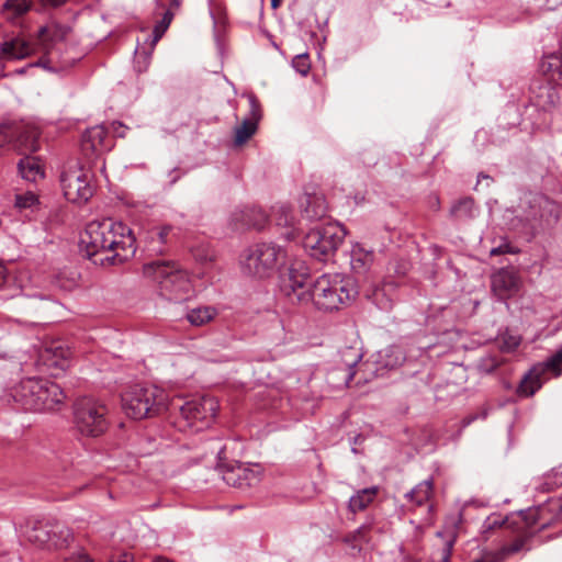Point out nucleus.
Listing matches in <instances>:
<instances>
[{
    "label": "nucleus",
    "instance_id": "1",
    "mask_svg": "<svg viewBox=\"0 0 562 562\" xmlns=\"http://www.w3.org/2000/svg\"><path fill=\"white\" fill-rule=\"evenodd\" d=\"M281 291L300 305L312 304L316 310L333 312L357 295L353 282L340 274H323L310 280L308 268L303 262L292 263L282 277Z\"/></svg>",
    "mask_w": 562,
    "mask_h": 562
},
{
    "label": "nucleus",
    "instance_id": "2",
    "mask_svg": "<svg viewBox=\"0 0 562 562\" xmlns=\"http://www.w3.org/2000/svg\"><path fill=\"white\" fill-rule=\"evenodd\" d=\"M135 237L132 229L112 218L92 221L80 236V246L89 259L106 254L94 262L119 265L135 254Z\"/></svg>",
    "mask_w": 562,
    "mask_h": 562
},
{
    "label": "nucleus",
    "instance_id": "3",
    "mask_svg": "<svg viewBox=\"0 0 562 562\" xmlns=\"http://www.w3.org/2000/svg\"><path fill=\"white\" fill-rule=\"evenodd\" d=\"M143 274L155 282L161 295L170 301H182L191 292L188 272L173 261L156 260L145 263Z\"/></svg>",
    "mask_w": 562,
    "mask_h": 562
},
{
    "label": "nucleus",
    "instance_id": "4",
    "mask_svg": "<svg viewBox=\"0 0 562 562\" xmlns=\"http://www.w3.org/2000/svg\"><path fill=\"white\" fill-rule=\"evenodd\" d=\"M288 258L286 250L274 243L256 244L245 250L240 267L245 274L257 279L272 277Z\"/></svg>",
    "mask_w": 562,
    "mask_h": 562
},
{
    "label": "nucleus",
    "instance_id": "5",
    "mask_svg": "<svg viewBox=\"0 0 562 562\" xmlns=\"http://www.w3.org/2000/svg\"><path fill=\"white\" fill-rule=\"evenodd\" d=\"M122 405L131 418H148L167 408V394L156 385L137 384L123 395Z\"/></svg>",
    "mask_w": 562,
    "mask_h": 562
},
{
    "label": "nucleus",
    "instance_id": "6",
    "mask_svg": "<svg viewBox=\"0 0 562 562\" xmlns=\"http://www.w3.org/2000/svg\"><path fill=\"white\" fill-rule=\"evenodd\" d=\"M168 408L172 412H179V417L176 422L179 430L187 431L192 429L200 431L214 419L218 409V403L213 397L203 396L182 404L180 401H173Z\"/></svg>",
    "mask_w": 562,
    "mask_h": 562
},
{
    "label": "nucleus",
    "instance_id": "7",
    "mask_svg": "<svg viewBox=\"0 0 562 562\" xmlns=\"http://www.w3.org/2000/svg\"><path fill=\"white\" fill-rule=\"evenodd\" d=\"M346 232L337 223L312 228L303 238L305 251L318 261L329 260L342 244Z\"/></svg>",
    "mask_w": 562,
    "mask_h": 562
},
{
    "label": "nucleus",
    "instance_id": "8",
    "mask_svg": "<svg viewBox=\"0 0 562 562\" xmlns=\"http://www.w3.org/2000/svg\"><path fill=\"white\" fill-rule=\"evenodd\" d=\"M108 407L93 397L79 398L75 404L74 419L78 431L85 436L98 437L109 427Z\"/></svg>",
    "mask_w": 562,
    "mask_h": 562
},
{
    "label": "nucleus",
    "instance_id": "9",
    "mask_svg": "<svg viewBox=\"0 0 562 562\" xmlns=\"http://www.w3.org/2000/svg\"><path fill=\"white\" fill-rule=\"evenodd\" d=\"M92 175L78 161L68 162L60 175V186L65 198L77 204L89 201L93 195L94 187L91 182Z\"/></svg>",
    "mask_w": 562,
    "mask_h": 562
},
{
    "label": "nucleus",
    "instance_id": "10",
    "mask_svg": "<svg viewBox=\"0 0 562 562\" xmlns=\"http://www.w3.org/2000/svg\"><path fill=\"white\" fill-rule=\"evenodd\" d=\"M38 138L40 131L34 124L19 122L0 125V147L12 145L20 153H34L40 148Z\"/></svg>",
    "mask_w": 562,
    "mask_h": 562
},
{
    "label": "nucleus",
    "instance_id": "11",
    "mask_svg": "<svg viewBox=\"0 0 562 562\" xmlns=\"http://www.w3.org/2000/svg\"><path fill=\"white\" fill-rule=\"evenodd\" d=\"M27 541L47 548H63L68 544L71 533L67 527L57 521H35L24 531Z\"/></svg>",
    "mask_w": 562,
    "mask_h": 562
},
{
    "label": "nucleus",
    "instance_id": "12",
    "mask_svg": "<svg viewBox=\"0 0 562 562\" xmlns=\"http://www.w3.org/2000/svg\"><path fill=\"white\" fill-rule=\"evenodd\" d=\"M562 346L544 362L533 366L522 378L518 387L519 396H532L543 382L547 380V373L552 372L554 376L562 374Z\"/></svg>",
    "mask_w": 562,
    "mask_h": 562
},
{
    "label": "nucleus",
    "instance_id": "13",
    "mask_svg": "<svg viewBox=\"0 0 562 562\" xmlns=\"http://www.w3.org/2000/svg\"><path fill=\"white\" fill-rule=\"evenodd\" d=\"M110 148V138L102 125L88 128L81 137L80 150L88 161L100 158Z\"/></svg>",
    "mask_w": 562,
    "mask_h": 562
},
{
    "label": "nucleus",
    "instance_id": "14",
    "mask_svg": "<svg viewBox=\"0 0 562 562\" xmlns=\"http://www.w3.org/2000/svg\"><path fill=\"white\" fill-rule=\"evenodd\" d=\"M491 284L494 295L506 301L519 292L521 279L515 268H501L492 276Z\"/></svg>",
    "mask_w": 562,
    "mask_h": 562
},
{
    "label": "nucleus",
    "instance_id": "15",
    "mask_svg": "<svg viewBox=\"0 0 562 562\" xmlns=\"http://www.w3.org/2000/svg\"><path fill=\"white\" fill-rule=\"evenodd\" d=\"M42 387V379L27 378L20 381L11 390V396L25 411H38L40 391Z\"/></svg>",
    "mask_w": 562,
    "mask_h": 562
},
{
    "label": "nucleus",
    "instance_id": "16",
    "mask_svg": "<svg viewBox=\"0 0 562 562\" xmlns=\"http://www.w3.org/2000/svg\"><path fill=\"white\" fill-rule=\"evenodd\" d=\"M223 479L228 485L245 491L260 483L261 470L259 465L249 467L239 464L228 470Z\"/></svg>",
    "mask_w": 562,
    "mask_h": 562
},
{
    "label": "nucleus",
    "instance_id": "17",
    "mask_svg": "<svg viewBox=\"0 0 562 562\" xmlns=\"http://www.w3.org/2000/svg\"><path fill=\"white\" fill-rule=\"evenodd\" d=\"M70 349L60 340L47 342L40 351V360L47 369L65 371L69 367Z\"/></svg>",
    "mask_w": 562,
    "mask_h": 562
},
{
    "label": "nucleus",
    "instance_id": "18",
    "mask_svg": "<svg viewBox=\"0 0 562 562\" xmlns=\"http://www.w3.org/2000/svg\"><path fill=\"white\" fill-rule=\"evenodd\" d=\"M173 231L171 225H161L154 226L144 232L142 241L144 243L145 251L149 255H162L175 235Z\"/></svg>",
    "mask_w": 562,
    "mask_h": 562
},
{
    "label": "nucleus",
    "instance_id": "19",
    "mask_svg": "<svg viewBox=\"0 0 562 562\" xmlns=\"http://www.w3.org/2000/svg\"><path fill=\"white\" fill-rule=\"evenodd\" d=\"M560 101V95L555 87L551 83H541L531 88V104L544 112L553 110Z\"/></svg>",
    "mask_w": 562,
    "mask_h": 562
},
{
    "label": "nucleus",
    "instance_id": "20",
    "mask_svg": "<svg viewBox=\"0 0 562 562\" xmlns=\"http://www.w3.org/2000/svg\"><path fill=\"white\" fill-rule=\"evenodd\" d=\"M40 396L38 402L43 403H40L37 412L55 409L66 398L65 392L57 383L45 379H42Z\"/></svg>",
    "mask_w": 562,
    "mask_h": 562
},
{
    "label": "nucleus",
    "instance_id": "21",
    "mask_svg": "<svg viewBox=\"0 0 562 562\" xmlns=\"http://www.w3.org/2000/svg\"><path fill=\"white\" fill-rule=\"evenodd\" d=\"M232 217L237 227H252L258 231L262 229L268 222L266 212L257 206L246 207L235 212Z\"/></svg>",
    "mask_w": 562,
    "mask_h": 562
},
{
    "label": "nucleus",
    "instance_id": "22",
    "mask_svg": "<svg viewBox=\"0 0 562 562\" xmlns=\"http://www.w3.org/2000/svg\"><path fill=\"white\" fill-rule=\"evenodd\" d=\"M303 216L308 221L322 220L325 217L328 206L322 194L306 193L301 200Z\"/></svg>",
    "mask_w": 562,
    "mask_h": 562
},
{
    "label": "nucleus",
    "instance_id": "23",
    "mask_svg": "<svg viewBox=\"0 0 562 562\" xmlns=\"http://www.w3.org/2000/svg\"><path fill=\"white\" fill-rule=\"evenodd\" d=\"M374 261V252L362 244H355L350 252L351 269L357 274H366Z\"/></svg>",
    "mask_w": 562,
    "mask_h": 562
},
{
    "label": "nucleus",
    "instance_id": "24",
    "mask_svg": "<svg viewBox=\"0 0 562 562\" xmlns=\"http://www.w3.org/2000/svg\"><path fill=\"white\" fill-rule=\"evenodd\" d=\"M434 496V480L427 479L418 483L414 488L405 494L407 502L415 506L427 505L429 509H432L430 501Z\"/></svg>",
    "mask_w": 562,
    "mask_h": 562
},
{
    "label": "nucleus",
    "instance_id": "25",
    "mask_svg": "<svg viewBox=\"0 0 562 562\" xmlns=\"http://www.w3.org/2000/svg\"><path fill=\"white\" fill-rule=\"evenodd\" d=\"M34 52V46L22 37L5 41L1 45V54L8 59H23Z\"/></svg>",
    "mask_w": 562,
    "mask_h": 562
},
{
    "label": "nucleus",
    "instance_id": "26",
    "mask_svg": "<svg viewBox=\"0 0 562 562\" xmlns=\"http://www.w3.org/2000/svg\"><path fill=\"white\" fill-rule=\"evenodd\" d=\"M378 492L379 487L376 486L357 491L348 502V509L352 514L364 510L375 499Z\"/></svg>",
    "mask_w": 562,
    "mask_h": 562
},
{
    "label": "nucleus",
    "instance_id": "27",
    "mask_svg": "<svg viewBox=\"0 0 562 562\" xmlns=\"http://www.w3.org/2000/svg\"><path fill=\"white\" fill-rule=\"evenodd\" d=\"M69 27L61 25L43 26L38 31V43L48 53L53 43L63 41L67 36Z\"/></svg>",
    "mask_w": 562,
    "mask_h": 562
},
{
    "label": "nucleus",
    "instance_id": "28",
    "mask_svg": "<svg viewBox=\"0 0 562 562\" xmlns=\"http://www.w3.org/2000/svg\"><path fill=\"white\" fill-rule=\"evenodd\" d=\"M69 27L61 25L43 26L38 31V43L48 53L53 43L63 41L67 36Z\"/></svg>",
    "mask_w": 562,
    "mask_h": 562
},
{
    "label": "nucleus",
    "instance_id": "29",
    "mask_svg": "<svg viewBox=\"0 0 562 562\" xmlns=\"http://www.w3.org/2000/svg\"><path fill=\"white\" fill-rule=\"evenodd\" d=\"M18 169L21 177L26 181L35 182L37 179L44 177L40 160L34 156H25L20 159Z\"/></svg>",
    "mask_w": 562,
    "mask_h": 562
},
{
    "label": "nucleus",
    "instance_id": "30",
    "mask_svg": "<svg viewBox=\"0 0 562 562\" xmlns=\"http://www.w3.org/2000/svg\"><path fill=\"white\" fill-rule=\"evenodd\" d=\"M217 315V310L213 306H199L191 308L186 314V319L190 325L200 327L212 322Z\"/></svg>",
    "mask_w": 562,
    "mask_h": 562
},
{
    "label": "nucleus",
    "instance_id": "31",
    "mask_svg": "<svg viewBox=\"0 0 562 562\" xmlns=\"http://www.w3.org/2000/svg\"><path fill=\"white\" fill-rule=\"evenodd\" d=\"M273 216L278 226L291 228L284 233V237L286 239L295 238L296 229L293 227L294 217L291 207H289L288 205L277 206L273 209Z\"/></svg>",
    "mask_w": 562,
    "mask_h": 562
},
{
    "label": "nucleus",
    "instance_id": "32",
    "mask_svg": "<svg viewBox=\"0 0 562 562\" xmlns=\"http://www.w3.org/2000/svg\"><path fill=\"white\" fill-rule=\"evenodd\" d=\"M462 520H463L462 512H459L456 515H451L446 519V527L449 530V532L453 536V538H456V533H457L458 529L460 528ZM453 542H454V539H451V540L447 541V543L445 544V548L442 549V554H441L442 562H449Z\"/></svg>",
    "mask_w": 562,
    "mask_h": 562
},
{
    "label": "nucleus",
    "instance_id": "33",
    "mask_svg": "<svg viewBox=\"0 0 562 562\" xmlns=\"http://www.w3.org/2000/svg\"><path fill=\"white\" fill-rule=\"evenodd\" d=\"M380 362L384 368L393 369L403 363L404 353L400 347L390 346L379 352Z\"/></svg>",
    "mask_w": 562,
    "mask_h": 562
},
{
    "label": "nucleus",
    "instance_id": "34",
    "mask_svg": "<svg viewBox=\"0 0 562 562\" xmlns=\"http://www.w3.org/2000/svg\"><path fill=\"white\" fill-rule=\"evenodd\" d=\"M476 207L472 198H463L456 202L450 210V214L456 218H472L475 216Z\"/></svg>",
    "mask_w": 562,
    "mask_h": 562
},
{
    "label": "nucleus",
    "instance_id": "35",
    "mask_svg": "<svg viewBox=\"0 0 562 562\" xmlns=\"http://www.w3.org/2000/svg\"><path fill=\"white\" fill-rule=\"evenodd\" d=\"M506 362V358L499 353H487L480 358L476 368L479 372L491 374L503 363Z\"/></svg>",
    "mask_w": 562,
    "mask_h": 562
},
{
    "label": "nucleus",
    "instance_id": "36",
    "mask_svg": "<svg viewBox=\"0 0 562 562\" xmlns=\"http://www.w3.org/2000/svg\"><path fill=\"white\" fill-rule=\"evenodd\" d=\"M366 295L380 310L389 311L392 307V305H393V300L386 293L385 285H383V286H374Z\"/></svg>",
    "mask_w": 562,
    "mask_h": 562
},
{
    "label": "nucleus",
    "instance_id": "37",
    "mask_svg": "<svg viewBox=\"0 0 562 562\" xmlns=\"http://www.w3.org/2000/svg\"><path fill=\"white\" fill-rule=\"evenodd\" d=\"M520 337L508 331L501 334L496 344L501 353H510L515 351L520 345Z\"/></svg>",
    "mask_w": 562,
    "mask_h": 562
},
{
    "label": "nucleus",
    "instance_id": "38",
    "mask_svg": "<svg viewBox=\"0 0 562 562\" xmlns=\"http://www.w3.org/2000/svg\"><path fill=\"white\" fill-rule=\"evenodd\" d=\"M257 130L256 122L254 120H244L241 125L236 128L235 132V144L240 146L245 144Z\"/></svg>",
    "mask_w": 562,
    "mask_h": 562
},
{
    "label": "nucleus",
    "instance_id": "39",
    "mask_svg": "<svg viewBox=\"0 0 562 562\" xmlns=\"http://www.w3.org/2000/svg\"><path fill=\"white\" fill-rule=\"evenodd\" d=\"M344 357L350 358V361L346 360V367H347V373L345 376L346 385L349 386L352 379L357 374V370H355V367L358 364V362L362 359V355L352 348H348L346 352L344 353Z\"/></svg>",
    "mask_w": 562,
    "mask_h": 562
},
{
    "label": "nucleus",
    "instance_id": "40",
    "mask_svg": "<svg viewBox=\"0 0 562 562\" xmlns=\"http://www.w3.org/2000/svg\"><path fill=\"white\" fill-rule=\"evenodd\" d=\"M153 47L154 46L151 45L149 50L146 48H136L134 56V69L137 74L145 72L148 69Z\"/></svg>",
    "mask_w": 562,
    "mask_h": 562
},
{
    "label": "nucleus",
    "instance_id": "41",
    "mask_svg": "<svg viewBox=\"0 0 562 562\" xmlns=\"http://www.w3.org/2000/svg\"><path fill=\"white\" fill-rule=\"evenodd\" d=\"M509 524V519L507 516H503L501 514H492L483 521L482 531L484 533L490 532L496 528L507 526Z\"/></svg>",
    "mask_w": 562,
    "mask_h": 562
},
{
    "label": "nucleus",
    "instance_id": "42",
    "mask_svg": "<svg viewBox=\"0 0 562 562\" xmlns=\"http://www.w3.org/2000/svg\"><path fill=\"white\" fill-rule=\"evenodd\" d=\"M37 202V196L31 191L15 195V206L20 210L31 209L36 205Z\"/></svg>",
    "mask_w": 562,
    "mask_h": 562
},
{
    "label": "nucleus",
    "instance_id": "43",
    "mask_svg": "<svg viewBox=\"0 0 562 562\" xmlns=\"http://www.w3.org/2000/svg\"><path fill=\"white\" fill-rule=\"evenodd\" d=\"M293 68L301 74L306 76L311 69L310 57L307 54H299L292 59Z\"/></svg>",
    "mask_w": 562,
    "mask_h": 562
},
{
    "label": "nucleus",
    "instance_id": "44",
    "mask_svg": "<svg viewBox=\"0 0 562 562\" xmlns=\"http://www.w3.org/2000/svg\"><path fill=\"white\" fill-rule=\"evenodd\" d=\"M533 221H536V216H527L525 220L516 217L515 220H513L510 228L515 231L529 233L535 229Z\"/></svg>",
    "mask_w": 562,
    "mask_h": 562
},
{
    "label": "nucleus",
    "instance_id": "45",
    "mask_svg": "<svg viewBox=\"0 0 562 562\" xmlns=\"http://www.w3.org/2000/svg\"><path fill=\"white\" fill-rule=\"evenodd\" d=\"M172 13L170 11H167L164 15L162 21L155 26L154 29V37L151 40V45L155 46V44L160 40L165 31L167 30L169 23L171 22Z\"/></svg>",
    "mask_w": 562,
    "mask_h": 562
},
{
    "label": "nucleus",
    "instance_id": "46",
    "mask_svg": "<svg viewBox=\"0 0 562 562\" xmlns=\"http://www.w3.org/2000/svg\"><path fill=\"white\" fill-rule=\"evenodd\" d=\"M172 13L170 11H167L164 15L162 21L155 26L154 29V37L151 40V45L155 46V44L160 40L165 31L167 30L169 23L171 22Z\"/></svg>",
    "mask_w": 562,
    "mask_h": 562
},
{
    "label": "nucleus",
    "instance_id": "47",
    "mask_svg": "<svg viewBox=\"0 0 562 562\" xmlns=\"http://www.w3.org/2000/svg\"><path fill=\"white\" fill-rule=\"evenodd\" d=\"M3 7L7 11H11L15 16L21 15L29 10V4L24 0H7Z\"/></svg>",
    "mask_w": 562,
    "mask_h": 562
},
{
    "label": "nucleus",
    "instance_id": "48",
    "mask_svg": "<svg viewBox=\"0 0 562 562\" xmlns=\"http://www.w3.org/2000/svg\"><path fill=\"white\" fill-rule=\"evenodd\" d=\"M249 101V116L246 120H254L256 124L261 117L260 103L254 94L248 95Z\"/></svg>",
    "mask_w": 562,
    "mask_h": 562
},
{
    "label": "nucleus",
    "instance_id": "49",
    "mask_svg": "<svg viewBox=\"0 0 562 562\" xmlns=\"http://www.w3.org/2000/svg\"><path fill=\"white\" fill-rule=\"evenodd\" d=\"M562 486V473L552 472L547 476V481L542 484L541 491L547 492Z\"/></svg>",
    "mask_w": 562,
    "mask_h": 562
},
{
    "label": "nucleus",
    "instance_id": "50",
    "mask_svg": "<svg viewBox=\"0 0 562 562\" xmlns=\"http://www.w3.org/2000/svg\"><path fill=\"white\" fill-rule=\"evenodd\" d=\"M367 530H368L367 526H361L360 528H358L352 533L346 536L344 541L346 543L352 544V548L355 549V548H357V546L353 544V542H357L359 540H364V536L367 533Z\"/></svg>",
    "mask_w": 562,
    "mask_h": 562
},
{
    "label": "nucleus",
    "instance_id": "51",
    "mask_svg": "<svg viewBox=\"0 0 562 562\" xmlns=\"http://www.w3.org/2000/svg\"><path fill=\"white\" fill-rule=\"evenodd\" d=\"M63 562H94L87 553L77 552L65 558Z\"/></svg>",
    "mask_w": 562,
    "mask_h": 562
},
{
    "label": "nucleus",
    "instance_id": "52",
    "mask_svg": "<svg viewBox=\"0 0 562 562\" xmlns=\"http://www.w3.org/2000/svg\"><path fill=\"white\" fill-rule=\"evenodd\" d=\"M525 541L522 539H517L513 543L503 548L504 554H514L520 551L524 548Z\"/></svg>",
    "mask_w": 562,
    "mask_h": 562
},
{
    "label": "nucleus",
    "instance_id": "53",
    "mask_svg": "<svg viewBox=\"0 0 562 562\" xmlns=\"http://www.w3.org/2000/svg\"><path fill=\"white\" fill-rule=\"evenodd\" d=\"M493 182V178L485 173H480L477 176V182L475 186V190H479L480 187L484 186L485 188H488Z\"/></svg>",
    "mask_w": 562,
    "mask_h": 562
},
{
    "label": "nucleus",
    "instance_id": "54",
    "mask_svg": "<svg viewBox=\"0 0 562 562\" xmlns=\"http://www.w3.org/2000/svg\"><path fill=\"white\" fill-rule=\"evenodd\" d=\"M193 256L195 257L196 260H199L202 263H206L212 260V254L209 252L207 250H198L193 252Z\"/></svg>",
    "mask_w": 562,
    "mask_h": 562
},
{
    "label": "nucleus",
    "instance_id": "55",
    "mask_svg": "<svg viewBox=\"0 0 562 562\" xmlns=\"http://www.w3.org/2000/svg\"><path fill=\"white\" fill-rule=\"evenodd\" d=\"M507 252H514L512 247L507 244L492 248L490 251L491 256H498V255H503V254H507Z\"/></svg>",
    "mask_w": 562,
    "mask_h": 562
},
{
    "label": "nucleus",
    "instance_id": "56",
    "mask_svg": "<svg viewBox=\"0 0 562 562\" xmlns=\"http://www.w3.org/2000/svg\"><path fill=\"white\" fill-rule=\"evenodd\" d=\"M453 0H450V3ZM484 3H485V0H465L463 4H465L469 10L470 9L477 10V9H481Z\"/></svg>",
    "mask_w": 562,
    "mask_h": 562
},
{
    "label": "nucleus",
    "instance_id": "57",
    "mask_svg": "<svg viewBox=\"0 0 562 562\" xmlns=\"http://www.w3.org/2000/svg\"><path fill=\"white\" fill-rule=\"evenodd\" d=\"M8 269L7 267L0 262V289L7 283L8 281Z\"/></svg>",
    "mask_w": 562,
    "mask_h": 562
},
{
    "label": "nucleus",
    "instance_id": "58",
    "mask_svg": "<svg viewBox=\"0 0 562 562\" xmlns=\"http://www.w3.org/2000/svg\"><path fill=\"white\" fill-rule=\"evenodd\" d=\"M110 562H133V557L124 553L119 560H112Z\"/></svg>",
    "mask_w": 562,
    "mask_h": 562
},
{
    "label": "nucleus",
    "instance_id": "59",
    "mask_svg": "<svg viewBox=\"0 0 562 562\" xmlns=\"http://www.w3.org/2000/svg\"><path fill=\"white\" fill-rule=\"evenodd\" d=\"M477 418L476 415H471V416H468L465 417L463 420H462V426L463 427H467L469 426L473 420H475Z\"/></svg>",
    "mask_w": 562,
    "mask_h": 562
},
{
    "label": "nucleus",
    "instance_id": "60",
    "mask_svg": "<svg viewBox=\"0 0 562 562\" xmlns=\"http://www.w3.org/2000/svg\"><path fill=\"white\" fill-rule=\"evenodd\" d=\"M67 0H46V2L53 7H60L66 3Z\"/></svg>",
    "mask_w": 562,
    "mask_h": 562
},
{
    "label": "nucleus",
    "instance_id": "61",
    "mask_svg": "<svg viewBox=\"0 0 562 562\" xmlns=\"http://www.w3.org/2000/svg\"><path fill=\"white\" fill-rule=\"evenodd\" d=\"M153 562H173L172 560L165 557H157L153 560Z\"/></svg>",
    "mask_w": 562,
    "mask_h": 562
},
{
    "label": "nucleus",
    "instance_id": "62",
    "mask_svg": "<svg viewBox=\"0 0 562 562\" xmlns=\"http://www.w3.org/2000/svg\"><path fill=\"white\" fill-rule=\"evenodd\" d=\"M36 65H37V66H41V67H43V68H45V69H49V70H50V68L47 66V60L40 59V60L36 63Z\"/></svg>",
    "mask_w": 562,
    "mask_h": 562
},
{
    "label": "nucleus",
    "instance_id": "63",
    "mask_svg": "<svg viewBox=\"0 0 562 562\" xmlns=\"http://www.w3.org/2000/svg\"><path fill=\"white\" fill-rule=\"evenodd\" d=\"M280 3H281V0H271V5H272V8H277V7H279V5H280Z\"/></svg>",
    "mask_w": 562,
    "mask_h": 562
},
{
    "label": "nucleus",
    "instance_id": "64",
    "mask_svg": "<svg viewBox=\"0 0 562 562\" xmlns=\"http://www.w3.org/2000/svg\"><path fill=\"white\" fill-rule=\"evenodd\" d=\"M539 9H552V7H549L547 3H541L538 5Z\"/></svg>",
    "mask_w": 562,
    "mask_h": 562
}]
</instances>
